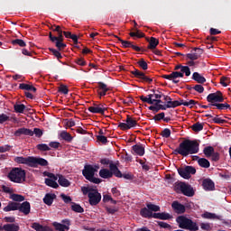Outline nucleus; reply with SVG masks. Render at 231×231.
<instances>
[{
    "instance_id": "nucleus-1",
    "label": "nucleus",
    "mask_w": 231,
    "mask_h": 231,
    "mask_svg": "<svg viewBox=\"0 0 231 231\" xmlns=\"http://www.w3.org/2000/svg\"><path fill=\"white\" fill-rule=\"evenodd\" d=\"M199 152V142L198 140L186 139L182 141L179 147L173 151V154L183 156H189V154H198Z\"/></svg>"
},
{
    "instance_id": "nucleus-2",
    "label": "nucleus",
    "mask_w": 231,
    "mask_h": 231,
    "mask_svg": "<svg viewBox=\"0 0 231 231\" xmlns=\"http://www.w3.org/2000/svg\"><path fill=\"white\" fill-rule=\"evenodd\" d=\"M199 152V142L198 140L186 139L182 141L179 147L173 151V154L183 156H189V154H198Z\"/></svg>"
},
{
    "instance_id": "nucleus-3",
    "label": "nucleus",
    "mask_w": 231,
    "mask_h": 231,
    "mask_svg": "<svg viewBox=\"0 0 231 231\" xmlns=\"http://www.w3.org/2000/svg\"><path fill=\"white\" fill-rule=\"evenodd\" d=\"M176 222L178 223L179 227L182 228L183 230H189V231L199 230V226H198V223L192 221V219L185 216H179L176 218Z\"/></svg>"
},
{
    "instance_id": "nucleus-4",
    "label": "nucleus",
    "mask_w": 231,
    "mask_h": 231,
    "mask_svg": "<svg viewBox=\"0 0 231 231\" xmlns=\"http://www.w3.org/2000/svg\"><path fill=\"white\" fill-rule=\"evenodd\" d=\"M95 172H97V169H95V167H93V165L91 164H86L82 171V174L85 180H88V181H90V183H95L96 185H98L102 183V180L99 178H96Z\"/></svg>"
},
{
    "instance_id": "nucleus-5",
    "label": "nucleus",
    "mask_w": 231,
    "mask_h": 231,
    "mask_svg": "<svg viewBox=\"0 0 231 231\" xmlns=\"http://www.w3.org/2000/svg\"><path fill=\"white\" fill-rule=\"evenodd\" d=\"M7 178L14 183H23L26 181V171L21 168H13Z\"/></svg>"
},
{
    "instance_id": "nucleus-6",
    "label": "nucleus",
    "mask_w": 231,
    "mask_h": 231,
    "mask_svg": "<svg viewBox=\"0 0 231 231\" xmlns=\"http://www.w3.org/2000/svg\"><path fill=\"white\" fill-rule=\"evenodd\" d=\"M174 190H176L178 194H183V196H187L188 198H192L195 194L192 186L185 182H176Z\"/></svg>"
},
{
    "instance_id": "nucleus-7",
    "label": "nucleus",
    "mask_w": 231,
    "mask_h": 231,
    "mask_svg": "<svg viewBox=\"0 0 231 231\" xmlns=\"http://www.w3.org/2000/svg\"><path fill=\"white\" fill-rule=\"evenodd\" d=\"M99 176L100 178H103V180H109V178H113V176H122L120 174V169H118V166L116 164H110L109 170L104 168L99 171Z\"/></svg>"
},
{
    "instance_id": "nucleus-8",
    "label": "nucleus",
    "mask_w": 231,
    "mask_h": 231,
    "mask_svg": "<svg viewBox=\"0 0 231 231\" xmlns=\"http://www.w3.org/2000/svg\"><path fill=\"white\" fill-rule=\"evenodd\" d=\"M108 35L113 36L116 39H117V41L119 42H121L123 48H132V50H134V51H142V53L147 51V50L142 49L141 47L134 45V42H133L122 40V38H120L115 34H108Z\"/></svg>"
},
{
    "instance_id": "nucleus-9",
    "label": "nucleus",
    "mask_w": 231,
    "mask_h": 231,
    "mask_svg": "<svg viewBox=\"0 0 231 231\" xmlns=\"http://www.w3.org/2000/svg\"><path fill=\"white\" fill-rule=\"evenodd\" d=\"M207 102H208L209 104H219L221 102H225L223 92L218 90L215 93H210L207 97Z\"/></svg>"
},
{
    "instance_id": "nucleus-10",
    "label": "nucleus",
    "mask_w": 231,
    "mask_h": 231,
    "mask_svg": "<svg viewBox=\"0 0 231 231\" xmlns=\"http://www.w3.org/2000/svg\"><path fill=\"white\" fill-rule=\"evenodd\" d=\"M138 125V122L134 120L131 116H127L125 119V123H119L118 127L122 131H127L129 129H133V127H136Z\"/></svg>"
},
{
    "instance_id": "nucleus-11",
    "label": "nucleus",
    "mask_w": 231,
    "mask_h": 231,
    "mask_svg": "<svg viewBox=\"0 0 231 231\" xmlns=\"http://www.w3.org/2000/svg\"><path fill=\"white\" fill-rule=\"evenodd\" d=\"M131 75H134V79H139L141 82H147V84H152V79L145 75V73L140 71L138 69H134L130 71Z\"/></svg>"
},
{
    "instance_id": "nucleus-12",
    "label": "nucleus",
    "mask_w": 231,
    "mask_h": 231,
    "mask_svg": "<svg viewBox=\"0 0 231 231\" xmlns=\"http://www.w3.org/2000/svg\"><path fill=\"white\" fill-rule=\"evenodd\" d=\"M178 172L184 180H190V174L196 173V168L193 166H185L184 168H179Z\"/></svg>"
},
{
    "instance_id": "nucleus-13",
    "label": "nucleus",
    "mask_w": 231,
    "mask_h": 231,
    "mask_svg": "<svg viewBox=\"0 0 231 231\" xmlns=\"http://www.w3.org/2000/svg\"><path fill=\"white\" fill-rule=\"evenodd\" d=\"M102 200V195L98 192V189H94L88 194V202L89 205L95 207L100 203Z\"/></svg>"
},
{
    "instance_id": "nucleus-14",
    "label": "nucleus",
    "mask_w": 231,
    "mask_h": 231,
    "mask_svg": "<svg viewBox=\"0 0 231 231\" xmlns=\"http://www.w3.org/2000/svg\"><path fill=\"white\" fill-rule=\"evenodd\" d=\"M105 106V104H94L93 106L88 107V111L95 115H105L106 111H107V107H106Z\"/></svg>"
},
{
    "instance_id": "nucleus-15",
    "label": "nucleus",
    "mask_w": 231,
    "mask_h": 231,
    "mask_svg": "<svg viewBox=\"0 0 231 231\" xmlns=\"http://www.w3.org/2000/svg\"><path fill=\"white\" fill-rule=\"evenodd\" d=\"M48 161H46V159L44 158H41V157H33L32 156V162H31V167H39V165H41V167H48Z\"/></svg>"
},
{
    "instance_id": "nucleus-16",
    "label": "nucleus",
    "mask_w": 231,
    "mask_h": 231,
    "mask_svg": "<svg viewBox=\"0 0 231 231\" xmlns=\"http://www.w3.org/2000/svg\"><path fill=\"white\" fill-rule=\"evenodd\" d=\"M152 97H154V94H149L148 97H145L144 96H141L139 97L140 100H142V102H145L146 104H150L152 105L155 102V106H165V105H162V100L161 99H152Z\"/></svg>"
},
{
    "instance_id": "nucleus-17",
    "label": "nucleus",
    "mask_w": 231,
    "mask_h": 231,
    "mask_svg": "<svg viewBox=\"0 0 231 231\" xmlns=\"http://www.w3.org/2000/svg\"><path fill=\"white\" fill-rule=\"evenodd\" d=\"M18 210L22 214H24V216H28L32 210V206L30 205V202L24 201L22 204L18 203Z\"/></svg>"
},
{
    "instance_id": "nucleus-18",
    "label": "nucleus",
    "mask_w": 231,
    "mask_h": 231,
    "mask_svg": "<svg viewBox=\"0 0 231 231\" xmlns=\"http://www.w3.org/2000/svg\"><path fill=\"white\" fill-rule=\"evenodd\" d=\"M23 134L24 136H33V131H32V129H29V128H19L18 130H16L14 132V136H23Z\"/></svg>"
},
{
    "instance_id": "nucleus-19",
    "label": "nucleus",
    "mask_w": 231,
    "mask_h": 231,
    "mask_svg": "<svg viewBox=\"0 0 231 231\" xmlns=\"http://www.w3.org/2000/svg\"><path fill=\"white\" fill-rule=\"evenodd\" d=\"M15 163L23 164V165H28V167H32V156L29 157H15L14 158Z\"/></svg>"
},
{
    "instance_id": "nucleus-20",
    "label": "nucleus",
    "mask_w": 231,
    "mask_h": 231,
    "mask_svg": "<svg viewBox=\"0 0 231 231\" xmlns=\"http://www.w3.org/2000/svg\"><path fill=\"white\" fill-rule=\"evenodd\" d=\"M98 84V89H97V95L102 98V97H106L107 95V91H109V88H107V85L104 82H97Z\"/></svg>"
},
{
    "instance_id": "nucleus-21",
    "label": "nucleus",
    "mask_w": 231,
    "mask_h": 231,
    "mask_svg": "<svg viewBox=\"0 0 231 231\" xmlns=\"http://www.w3.org/2000/svg\"><path fill=\"white\" fill-rule=\"evenodd\" d=\"M171 208L174 209L176 214H185V205L178 201H173L171 203Z\"/></svg>"
},
{
    "instance_id": "nucleus-22",
    "label": "nucleus",
    "mask_w": 231,
    "mask_h": 231,
    "mask_svg": "<svg viewBox=\"0 0 231 231\" xmlns=\"http://www.w3.org/2000/svg\"><path fill=\"white\" fill-rule=\"evenodd\" d=\"M153 219H162V221H168L169 219H172V215L167 212L153 213Z\"/></svg>"
},
{
    "instance_id": "nucleus-23",
    "label": "nucleus",
    "mask_w": 231,
    "mask_h": 231,
    "mask_svg": "<svg viewBox=\"0 0 231 231\" xmlns=\"http://www.w3.org/2000/svg\"><path fill=\"white\" fill-rule=\"evenodd\" d=\"M54 199H57V195L54 193H47L43 198V203L48 205V207H51V205H53Z\"/></svg>"
},
{
    "instance_id": "nucleus-24",
    "label": "nucleus",
    "mask_w": 231,
    "mask_h": 231,
    "mask_svg": "<svg viewBox=\"0 0 231 231\" xmlns=\"http://www.w3.org/2000/svg\"><path fill=\"white\" fill-rule=\"evenodd\" d=\"M132 151H134L137 156H143V154H145V146H143V144H134L132 146Z\"/></svg>"
},
{
    "instance_id": "nucleus-25",
    "label": "nucleus",
    "mask_w": 231,
    "mask_h": 231,
    "mask_svg": "<svg viewBox=\"0 0 231 231\" xmlns=\"http://www.w3.org/2000/svg\"><path fill=\"white\" fill-rule=\"evenodd\" d=\"M202 186L204 190H214V189L216 188L214 181H212V180L210 179H205L202 181Z\"/></svg>"
},
{
    "instance_id": "nucleus-26",
    "label": "nucleus",
    "mask_w": 231,
    "mask_h": 231,
    "mask_svg": "<svg viewBox=\"0 0 231 231\" xmlns=\"http://www.w3.org/2000/svg\"><path fill=\"white\" fill-rule=\"evenodd\" d=\"M32 228L36 231H53V229L50 226H43L42 225L34 222L32 224Z\"/></svg>"
},
{
    "instance_id": "nucleus-27",
    "label": "nucleus",
    "mask_w": 231,
    "mask_h": 231,
    "mask_svg": "<svg viewBox=\"0 0 231 231\" xmlns=\"http://www.w3.org/2000/svg\"><path fill=\"white\" fill-rule=\"evenodd\" d=\"M14 210H19V202H9L8 205L4 208V212H12Z\"/></svg>"
},
{
    "instance_id": "nucleus-28",
    "label": "nucleus",
    "mask_w": 231,
    "mask_h": 231,
    "mask_svg": "<svg viewBox=\"0 0 231 231\" xmlns=\"http://www.w3.org/2000/svg\"><path fill=\"white\" fill-rule=\"evenodd\" d=\"M180 106H181V99L180 101L175 100V101H168L166 105L163 106L164 107V111H166L167 109H171V108H174V107H180Z\"/></svg>"
},
{
    "instance_id": "nucleus-29",
    "label": "nucleus",
    "mask_w": 231,
    "mask_h": 231,
    "mask_svg": "<svg viewBox=\"0 0 231 231\" xmlns=\"http://www.w3.org/2000/svg\"><path fill=\"white\" fill-rule=\"evenodd\" d=\"M192 80H195V82H198V84H205L207 82V79L205 77L201 76L199 72H194L192 74Z\"/></svg>"
},
{
    "instance_id": "nucleus-30",
    "label": "nucleus",
    "mask_w": 231,
    "mask_h": 231,
    "mask_svg": "<svg viewBox=\"0 0 231 231\" xmlns=\"http://www.w3.org/2000/svg\"><path fill=\"white\" fill-rule=\"evenodd\" d=\"M142 217H145L147 219H151V217H154V213H152L149 208H143L140 211Z\"/></svg>"
},
{
    "instance_id": "nucleus-31",
    "label": "nucleus",
    "mask_w": 231,
    "mask_h": 231,
    "mask_svg": "<svg viewBox=\"0 0 231 231\" xmlns=\"http://www.w3.org/2000/svg\"><path fill=\"white\" fill-rule=\"evenodd\" d=\"M60 138L67 142V143H71V142H73V136H71V134L66 131L60 132Z\"/></svg>"
},
{
    "instance_id": "nucleus-32",
    "label": "nucleus",
    "mask_w": 231,
    "mask_h": 231,
    "mask_svg": "<svg viewBox=\"0 0 231 231\" xmlns=\"http://www.w3.org/2000/svg\"><path fill=\"white\" fill-rule=\"evenodd\" d=\"M19 89H23L24 91H32V93L37 92V88L33 87L32 85L25 84V83H21L19 85Z\"/></svg>"
},
{
    "instance_id": "nucleus-33",
    "label": "nucleus",
    "mask_w": 231,
    "mask_h": 231,
    "mask_svg": "<svg viewBox=\"0 0 231 231\" xmlns=\"http://www.w3.org/2000/svg\"><path fill=\"white\" fill-rule=\"evenodd\" d=\"M148 42V50H156V47L160 44V41L154 37H151Z\"/></svg>"
},
{
    "instance_id": "nucleus-34",
    "label": "nucleus",
    "mask_w": 231,
    "mask_h": 231,
    "mask_svg": "<svg viewBox=\"0 0 231 231\" xmlns=\"http://www.w3.org/2000/svg\"><path fill=\"white\" fill-rule=\"evenodd\" d=\"M181 106H185L186 107H190V109H192L194 106H199V102L194 99H190L189 101H185L181 99Z\"/></svg>"
},
{
    "instance_id": "nucleus-35",
    "label": "nucleus",
    "mask_w": 231,
    "mask_h": 231,
    "mask_svg": "<svg viewBox=\"0 0 231 231\" xmlns=\"http://www.w3.org/2000/svg\"><path fill=\"white\" fill-rule=\"evenodd\" d=\"M58 183L60 187H69L71 185V182L62 175H59Z\"/></svg>"
},
{
    "instance_id": "nucleus-36",
    "label": "nucleus",
    "mask_w": 231,
    "mask_h": 231,
    "mask_svg": "<svg viewBox=\"0 0 231 231\" xmlns=\"http://www.w3.org/2000/svg\"><path fill=\"white\" fill-rule=\"evenodd\" d=\"M210 106H213V107H217V109H218L219 111L230 109V105H228V103H215L210 104Z\"/></svg>"
},
{
    "instance_id": "nucleus-37",
    "label": "nucleus",
    "mask_w": 231,
    "mask_h": 231,
    "mask_svg": "<svg viewBox=\"0 0 231 231\" xmlns=\"http://www.w3.org/2000/svg\"><path fill=\"white\" fill-rule=\"evenodd\" d=\"M45 185H47V187H51V189H59V183H57V180L45 179Z\"/></svg>"
},
{
    "instance_id": "nucleus-38",
    "label": "nucleus",
    "mask_w": 231,
    "mask_h": 231,
    "mask_svg": "<svg viewBox=\"0 0 231 231\" xmlns=\"http://www.w3.org/2000/svg\"><path fill=\"white\" fill-rule=\"evenodd\" d=\"M19 225L17 224H5L4 225L5 231H19Z\"/></svg>"
},
{
    "instance_id": "nucleus-39",
    "label": "nucleus",
    "mask_w": 231,
    "mask_h": 231,
    "mask_svg": "<svg viewBox=\"0 0 231 231\" xmlns=\"http://www.w3.org/2000/svg\"><path fill=\"white\" fill-rule=\"evenodd\" d=\"M130 37H136L137 39H143L145 37V33L142 32L140 30L135 29V32H129Z\"/></svg>"
},
{
    "instance_id": "nucleus-40",
    "label": "nucleus",
    "mask_w": 231,
    "mask_h": 231,
    "mask_svg": "<svg viewBox=\"0 0 231 231\" xmlns=\"http://www.w3.org/2000/svg\"><path fill=\"white\" fill-rule=\"evenodd\" d=\"M198 163L199 167H203V169H208V167H210V162H208V160H207L206 158L199 159Z\"/></svg>"
},
{
    "instance_id": "nucleus-41",
    "label": "nucleus",
    "mask_w": 231,
    "mask_h": 231,
    "mask_svg": "<svg viewBox=\"0 0 231 231\" xmlns=\"http://www.w3.org/2000/svg\"><path fill=\"white\" fill-rule=\"evenodd\" d=\"M203 152L206 156V158H211L212 154H214L215 150L212 146H207L203 149Z\"/></svg>"
},
{
    "instance_id": "nucleus-42",
    "label": "nucleus",
    "mask_w": 231,
    "mask_h": 231,
    "mask_svg": "<svg viewBox=\"0 0 231 231\" xmlns=\"http://www.w3.org/2000/svg\"><path fill=\"white\" fill-rule=\"evenodd\" d=\"M146 208L150 210V212H160V206L152 204L151 202L146 203Z\"/></svg>"
},
{
    "instance_id": "nucleus-43",
    "label": "nucleus",
    "mask_w": 231,
    "mask_h": 231,
    "mask_svg": "<svg viewBox=\"0 0 231 231\" xmlns=\"http://www.w3.org/2000/svg\"><path fill=\"white\" fill-rule=\"evenodd\" d=\"M14 109L16 113L23 114L26 111V106L24 104H16L14 106Z\"/></svg>"
},
{
    "instance_id": "nucleus-44",
    "label": "nucleus",
    "mask_w": 231,
    "mask_h": 231,
    "mask_svg": "<svg viewBox=\"0 0 231 231\" xmlns=\"http://www.w3.org/2000/svg\"><path fill=\"white\" fill-rule=\"evenodd\" d=\"M71 210H73V212H77L78 214H82V212H84V208H82L79 204L72 202Z\"/></svg>"
},
{
    "instance_id": "nucleus-45",
    "label": "nucleus",
    "mask_w": 231,
    "mask_h": 231,
    "mask_svg": "<svg viewBox=\"0 0 231 231\" xmlns=\"http://www.w3.org/2000/svg\"><path fill=\"white\" fill-rule=\"evenodd\" d=\"M202 217L204 219H219V217L217 215L210 212H205L204 214H202Z\"/></svg>"
},
{
    "instance_id": "nucleus-46",
    "label": "nucleus",
    "mask_w": 231,
    "mask_h": 231,
    "mask_svg": "<svg viewBox=\"0 0 231 231\" xmlns=\"http://www.w3.org/2000/svg\"><path fill=\"white\" fill-rule=\"evenodd\" d=\"M10 199H13V201H24V196L23 195H19V194H15V193H12L10 196Z\"/></svg>"
},
{
    "instance_id": "nucleus-47",
    "label": "nucleus",
    "mask_w": 231,
    "mask_h": 231,
    "mask_svg": "<svg viewBox=\"0 0 231 231\" xmlns=\"http://www.w3.org/2000/svg\"><path fill=\"white\" fill-rule=\"evenodd\" d=\"M137 64L141 69H143V71H146V69H149V65L147 64V61L145 60L141 59L137 61Z\"/></svg>"
},
{
    "instance_id": "nucleus-48",
    "label": "nucleus",
    "mask_w": 231,
    "mask_h": 231,
    "mask_svg": "<svg viewBox=\"0 0 231 231\" xmlns=\"http://www.w3.org/2000/svg\"><path fill=\"white\" fill-rule=\"evenodd\" d=\"M13 46H20V48H24L26 46V42L21 39H15L12 42Z\"/></svg>"
},
{
    "instance_id": "nucleus-49",
    "label": "nucleus",
    "mask_w": 231,
    "mask_h": 231,
    "mask_svg": "<svg viewBox=\"0 0 231 231\" xmlns=\"http://www.w3.org/2000/svg\"><path fill=\"white\" fill-rule=\"evenodd\" d=\"M49 51H51L52 55H54L59 62H60V59H62V54H60V51L53 48H49Z\"/></svg>"
},
{
    "instance_id": "nucleus-50",
    "label": "nucleus",
    "mask_w": 231,
    "mask_h": 231,
    "mask_svg": "<svg viewBox=\"0 0 231 231\" xmlns=\"http://www.w3.org/2000/svg\"><path fill=\"white\" fill-rule=\"evenodd\" d=\"M150 111H153V113H158V111H165V106H151L148 107Z\"/></svg>"
},
{
    "instance_id": "nucleus-51",
    "label": "nucleus",
    "mask_w": 231,
    "mask_h": 231,
    "mask_svg": "<svg viewBox=\"0 0 231 231\" xmlns=\"http://www.w3.org/2000/svg\"><path fill=\"white\" fill-rule=\"evenodd\" d=\"M192 131L195 133H199V131H203V124L196 123L191 126Z\"/></svg>"
},
{
    "instance_id": "nucleus-52",
    "label": "nucleus",
    "mask_w": 231,
    "mask_h": 231,
    "mask_svg": "<svg viewBox=\"0 0 231 231\" xmlns=\"http://www.w3.org/2000/svg\"><path fill=\"white\" fill-rule=\"evenodd\" d=\"M58 91L59 93H62V95H68V93H69V89L68 88V86L64 84L60 85Z\"/></svg>"
},
{
    "instance_id": "nucleus-53",
    "label": "nucleus",
    "mask_w": 231,
    "mask_h": 231,
    "mask_svg": "<svg viewBox=\"0 0 231 231\" xmlns=\"http://www.w3.org/2000/svg\"><path fill=\"white\" fill-rule=\"evenodd\" d=\"M36 149H38V151H42V152L51 151V148H50L48 146V144H46V143L37 144Z\"/></svg>"
},
{
    "instance_id": "nucleus-54",
    "label": "nucleus",
    "mask_w": 231,
    "mask_h": 231,
    "mask_svg": "<svg viewBox=\"0 0 231 231\" xmlns=\"http://www.w3.org/2000/svg\"><path fill=\"white\" fill-rule=\"evenodd\" d=\"M55 46L58 48V50H65L66 49V43H64V40L56 41Z\"/></svg>"
},
{
    "instance_id": "nucleus-55",
    "label": "nucleus",
    "mask_w": 231,
    "mask_h": 231,
    "mask_svg": "<svg viewBox=\"0 0 231 231\" xmlns=\"http://www.w3.org/2000/svg\"><path fill=\"white\" fill-rule=\"evenodd\" d=\"M93 190H95V189L90 188V187H82L81 188V192H83L84 196H88L89 198V193L93 192Z\"/></svg>"
},
{
    "instance_id": "nucleus-56",
    "label": "nucleus",
    "mask_w": 231,
    "mask_h": 231,
    "mask_svg": "<svg viewBox=\"0 0 231 231\" xmlns=\"http://www.w3.org/2000/svg\"><path fill=\"white\" fill-rule=\"evenodd\" d=\"M53 226H55L56 230H58V231L63 230V229L69 230V227L64 224H60V223L54 222Z\"/></svg>"
},
{
    "instance_id": "nucleus-57",
    "label": "nucleus",
    "mask_w": 231,
    "mask_h": 231,
    "mask_svg": "<svg viewBox=\"0 0 231 231\" xmlns=\"http://www.w3.org/2000/svg\"><path fill=\"white\" fill-rule=\"evenodd\" d=\"M60 198L62 199V201H64V203L68 204V203H71V201H73V199H71V197L64 194V193H61L60 194Z\"/></svg>"
},
{
    "instance_id": "nucleus-58",
    "label": "nucleus",
    "mask_w": 231,
    "mask_h": 231,
    "mask_svg": "<svg viewBox=\"0 0 231 231\" xmlns=\"http://www.w3.org/2000/svg\"><path fill=\"white\" fill-rule=\"evenodd\" d=\"M121 176H116V178H124L125 180H134V176L131 173H125L123 174L122 171H120Z\"/></svg>"
},
{
    "instance_id": "nucleus-59",
    "label": "nucleus",
    "mask_w": 231,
    "mask_h": 231,
    "mask_svg": "<svg viewBox=\"0 0 231 231\" xmlns=\"http://www.w3.org/2000/svg\"><path fill=\"white\" fill-rule=\"evenodd\" d=\"M200 228L201 230L210 231L212 230V226L210 223H200Z\"/></svg>"
},
{
    "instance_id": "nucleus-60",
    "label": "nucleus",
    "mask_w": 231,
    "mask_h": 231,
    "mask_svg": "<svg viewBox=\"0 0 231 231\" xmlns=\"http://www.w3.org/2000/svg\"><path fill=\"white\" fill-rule=\"evenodd\" d=\"M180 73L185 74L186 77H190V68L189 66L182 67Z\"/></svg>"
},
{
    "instance_id": "nucleus-61",
    "label": "nucleus",
    "mask_w": 231,
    "mask_h": 231,
    "mask_svg": "<svg viewBox=\"0 0 231 231\" xmlns=\"http://www.w3.org/2000/svg\"><path fill=\"white\" fill-rule=\"evenodd\" d=\"M161 136H162V138H170L171 137V129L164 128L163 131L161 133Z\"/></svg>"
},
{
    "instance_id": "nucleus-62",
    "label": "nucleus",
    "mask_w": 231,
    "mask_h": 231,
    "mask_svg": "<svg viewBox=\"0 0 231 231\" xmlns=\"http://www.w3.org/2000/svg\"><path fill=\"white\" fill-rule=\"evenodd\" d=\"M185 75H183V73L180 72V71H173L171 72V77L174 79H183Z\"/></svg>"
},
{
    "instance_id": "nucleus-63",
    "label": "nucleus",
    "mask_w": 231,
    "mask_h": 231,
    "mask_svg": "<svg viewBox=\"0 0 231 231\" xmlns=\"http://www.w3.org/2000/svg\"><path fill=\"white\" fill-rule=\"evenodd\" d=\"M193 89L197 91V93H203L205 91V88L201 84L195 85Z\"/></svg>"
},
{
    "instance_id": "nucleus-64",
    "label": "nucleus",
    "mask_w": 231,
    "mask_h": 231,
    "mask_svg": "<svg viewBox=\"0 0 231 231\" xmlns=\"http://www.w3.org/2000/svg\"><path fill=\"white\" fill-rule=\"evenodd\" d=\"M229 83H230V79H228V78H226V77H222V78L220 79V84H221L224 88H226Z\"/></svg>"
}]
</instances>
